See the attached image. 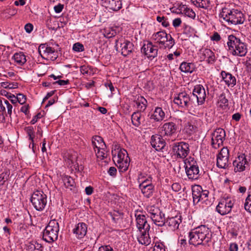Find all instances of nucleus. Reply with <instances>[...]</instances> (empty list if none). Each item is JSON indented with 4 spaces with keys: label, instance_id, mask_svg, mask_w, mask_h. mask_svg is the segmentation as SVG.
<instances>
[{
    "label": "nucleus",
    "instance_id": "1",
    "mask_svg": "<svg viewBox=\"0 0 251 251\" xmlns=\"http://www.w3.org/2000/svg\"><path fill=\"white\" fill-rule=\"evenodd\" d=\"M212 236L210 229L205 225H201L189 232V243L195 246L200 245L209 246Z\"/></svg>",
    "mask_w": 251,
    "mask_h": 251
},
{
    "label": "nucleus",
    "instance_id": "2",
    "mask_svg": "<svg viewBox=\"0 0 251 251\" xmlns=\"http://www.w3.org/2000/svg\"><path fill=\"white\" fill-rule=\"evenodd\" d=\"M219 16L228 24L235 25L242 24L245 20L244 14L237 9L224 8Z\"/></svg>",
    "mask_w": 251,
    "mask_h": 251
},
{
    "label": "nucleus",
    "instance_id": "3",
    "mask_svg": "<svg viewBox=\"0 0 251 251\" xmlns=\"http://www.w3.org/2000/svg\"><path fill=\"white\" fill-rule=\"evenodd\" d=\"M227 45L228 50L233 55L244 56L247 53V46L241 40L233 35L228 36Z\"/></svg>",
    "mask_w": 251,
    "mask_h": 251
},
{
    "label": "nucleus",
    "instance_id": "4",
    "mask_svg": "<svg viewBox=\"0 0 251 251\" xmlns=\"http://www.w3.org/2000/svg\"><path fill=\"white\" fill-rule=\"evenodd\" d=\"M59 224L55 220H51L43 232V239L48 243H52L58 238Z\"/></svg>",
    "mask_w": 251,
    "mask_h": 251
},
{
    "label": "nucleus",
    "instance_id": "5",
    "mask_svg": "<svg viewBox=\"0 0 251 251\" xmlns=\"http://www.w3.org/2000/svg\"><path fill=\"white\" fill-rule=\"evenodd\" d=\"M185 169L189 179H197L200 177L199 167L194 158L190 157L185 160Z\"/></svg>",
    "mask_w": 251,
    "mask_h": 251
},
{
    "label": "nucleus",
    "instance_id": "6",
    "mask_svg": "<svg viewBox=\"0 0 251 251\" xmlns=\"http://www.w3.org/2000/svg\"><path fill=\"white\" fill-rule=\"evenodd\" d=\"M195 99V97L192 98L191 94L182 92L177 95L174 99V102L180 107L189 108L195 106L194 102Z\"/></svg>",
    "mask_w": 251,
    "mask_h": 251
},
{
    "label": "nucleus",
    "instance_id": "7",
    "mask_svg": "<svg viewBox=\"0 0 251 251\" xmlns=\"http://www.w3.org/2000/svg\"><path fill=\"white\" fill-rule=\"evenodd\" d=\"M148 216L153 223L157 226H162L165 225V214L157 207L151 206L147 208Z\"/></svg>",
    "mask_w": 251,
    "mask_h": 251
},
{
    "label": "nucleus",
    "instance_id": "8",
    "mask_svg": "<svg viewBox=\"0 0 251 251\" xmlns=\"http://www.w3.org/2000/svg\"><path fill=\"white\" fill-rule=\"evenodd\" d=\"M30 201L36 210L41 211L47 204V195L42 191H36L32 194Z\"/></svg>",
    "mask_w": 251,
    "mask_h": 251
},
{
    "label": "nucleus",
    "instance_id": "9",
    "mask_svg": "<svg viewBox=\"0 0 251 251\" xmlns=\"http://www.w3.org/2000/svg\"><path fill=\"white\" fill-rule=\"evenodd\" d=\"M191 95L192 98H195L194 100L195 106L204 103L206 95L205 89L202 85L198 84L195 86Z\"/></svg>",
    "mask_w": 251,
    "mask_h": 251
},
{
    "label": "nucleus",
    "instance_id": "10",
    "mask_svg": "<svg viewBox=\"0 0 251 251\" xmlns=\"http://www.w3.org/2000/svg\"><path fill=\"white\" fill-rule=\"evenodd\" d=\"M173 151L180 158H185L189 153V145L184 142H175L172 147Z\"/></svg>",
    "mask_w": 251,
    "mask_h": 251
},
{
    "label": "nucleus",
    "instance_id": "11",
    "mask_svg": "<svg viewBox=\"0 0 251 251\" xmlns=\"http://www.w3.org/2000/svg\"><path fill=\"white\" fill-rule=\"evenodd\" d=\"M233 205V201L227 197L222 199L216 206V211L221 215L229 213Z\"/></svg>",
    "mask_w": 251,
    "mask_h": 251
},
{
    "label": "nucleus",
    "instance_id": "12",
    "mask_svg": "<svg viewBox=\"0 0 251 251\" xmlns=\"http://www.w3.org/2000/svg\"><path fill=\"white\" fill-rule=\"evenodd\" d=\"M226 132L223 129L219 128L216 129L212 133L211 145L215 149L219 148L223 145L225 140Z\"/></svg>",
    "mask_w": 251,
    "mask_h": 251
},
{
    "label": "nucleus",
    "instance_id": "13",
    "mask_svg": "<svg viewBox=\"0 0 251 251\" xmlns=\"http://www.w3.org/2000/svg\"><path fill=\"white\" fill-rule=\"evenodd\" d=\"M229 152L227 148H223L217 156V166L218 168L226 169L228 167Z\"/></svg>",
    "mask_w": 251,
    "mask_h": 251
},
{
    "label": "nucleus",
    "instance_id": "14",
    "mask_svg": "<svg viewBox=\"0 0 251 251\" xmlns=\"http://www.w3.org/2000/svg\"><path fill=\"white\" fill-rule=\"evenodd\" d=\"M232 164L234 167L235 172H243L249 167V161L244 153L239 155L236 159L233 161Z\"/></svg>",
    "mask_w": 251,
    "mask_h": 251
},
{
    "label": "nucleus",
    "instance_id": "15",
    "mask_svg": "<svg viewBox=\"0 0 251 251\" xmlns=\"http://www.w3.org/2000/svg\"><path fill=\"white\" fill-rule=\"evenodd\" d=\"M160 133L164 137H170L176 133L177 126L173 122L165 123L161 127Z\"/></svg>",
    "mask_w": 251,
    "mask_h": 251
},
{
    "label": "nucleus",
    "instance_id": "16",
    "mask_svg": "<svg viewBox=\"0 0 251 251\" xmlns=\"http://www.w3.org/2000/svg\"><path fill=\"white\" fill-rule=\"evenodd\" d=\"M141 50L148 58H154L157 55L158 47L153 45L151 42H148L147 44L143 45Z\"/></svg>",
    "mask_w": 251,
    "mask_h": 251
},
{
    "label": "nucleus",
    "instance_id": "17",
    "mask_svg": "<svg viewBox=\"0 0 251 251\" xmlns=\"http://www.w3.org/2000/svg\"><path fill=\"white\" fill-rule=\"evenodd\" d=\"M163 137L161 134H155L151 136V144L157 151L162 150L166 146V142Z\"/></svg>",
    "mask_w": 251,
    "mask_h": 251
},
{
    "label": "nucleus",
    "instance_id": "18",
    "mask_svg": "<svg viewBox=\"0 0 251 251\" xmlns=\"http://www.w3.org/2000/svg\"><path fill=\"white\" fill-rule=\"evenodd\" d=\"M121 54L126 56L132 52L134 45L132 42L125 39L120 40Z\"/></svg>",
    "mask_w": 251,
    "mask_h": 251
},
{
    "label": "nucleus",
    "instance_id": "19",
    "mask_svg": "<svg viewBox=\"0 0 251 251\" xmlns=\"http://www.w3.org/2000/svg\"><path fill=\"white\" fill-rule=\"evenodd\" d=\"M136 217V220L137 222V227L140 231L143 230L149 231L150 229V226L148 223L146 216L143 214H135Z\"/></svg>",
    "mask_w": 251,
    "mask_h": 251
},
{
    "label": "nucleus",
    "instance_id": "20",
    "mask_svg": "<svg viewBox=\"0 0 251 251\" xmlns=\"http://www.w3.org/2000/svg\"><path fill=\"white\" fill-rule=\"evenodd\" d=\"M87 226L84 223H79L73 230V232L76 238L81 239L86 234Z\"/></svg>",
    "mask_w": 251,
    "mask_h": 251
},
{
    "label": "nucleus",
    "instance_id": "21",
    "mask_svg": "<svg viewBox=\"0 0 251 251\" xmlns=\"http://www.w3.org/2000/svg\"><path fill=\"white\" fill-rule=\"evenodd\" d=\"M105 7L113 11H118L122 7V0H101Z\"/></svg>",
    "mask_w": 251,
    "mask_h": 251
},
{
    "label": "nucleus",
    "instance_id": "22",
    "mask_svg": "<svg viewBox=\"0 0 251 251\" xmlns=\"http://www.w3.org/2000/svg\"><path fill=\"white\" fill-rule=\"evenodd\" d=\"M181 223V216L180 215L169 217L166 220H165V225L170 227L172 230L177 229Z\"/></svg>",
    "mask_w": 251,
    "mask_h": 251
},
{
    "label": "nucleus",
    "instance_id": "23",
    "mask_svg": "<svg viewBox=\"0 0 251 251\" xmlns=\"http://www.w3.org/2000/svg\"><path fill=\"white\" fill-rule=\"evenodd\" d=\"M221 75L223 80L228 86L233 87L236 85V79L230 73L222 71L221 72Z\"/></svg>",
    "mask_w": 251,
    "mask_h": 251
},
{
    "label": "nucleus",
    "instance_id": "24",
    "mask_svg": "<svg viewBox=\"0 0 251 251\" xmlns=\"http://www.w3.org/2000/svg\"><path fill=\"white\" fill-rule=\"evenodd\" d=\"M170 34H167L164 31H160L154 33L152 36V39L159 43L161 46L165 44Z\"/></svg>",
    "mask_w": 251,
    "mask_h": 251
},
{
    "label": "nucleus",
    "instance_id": "25",
    "mask_svg": "<svg viewBox=\"0 0 251 251\" xmlns=\"http://www.w3.org/2000/svg\"><path fill=\"white\" fill-rule=\"evenodd\" d=\"M38 51L43 58H47L49 57V55L53 54L55 52V50L46 45V44H41L39 47Z\"/></svg>",
    "mask_w": 251,
    "mask_h": 251
},
{
    "label": "nucleus",
    "instance_id": "26",
    "mask_svg": "<svg viewBox=\"0 0 251 251\" xmlns=\"http://www.w3.org/2000/svg\"><path fill=\"white\" fill-rule=\"evenodd\" d=\"M194 204H197L201 200L202 188L201 186L196 185L192 188Z\"/></svg>",
    "mask_w": 251,
    "mask_h": 251
},
{
    "label": "nucleus",
    "instance_id": "27",
    "mask_svg": "<svg viewBox=\"0 0 251 251\" xmlns=\"http://www.w3.org/2000/svg\"><path fill=\"white\" fill-rule=\"evenodd\" d=\"M165 116V112L163 111L162 108L157 107L155 108L153 113L151 115V118L157 122L162 121Z\"/></svg>",
    "mask_w": 251,
    "mask_h": 251
},
{
    "label": "nucleus",
    "instance_id": "28",
    "mask_svg": "<svg viewBox=\"0 0 251 251\" xmlns=\"http://www.w3.org/2000/svg\"><path fill=\"white\" fill-rule=\"evenodd\" d=\"M141 235L138 238V241L140 244L144 245H148L151 243L150 238L149 237V231L143 230L140 231Z\"/></svg>",
    "mask_w": 251,
    "mask_h": 251
},
{
    "label": "nucleus",
    "instance_id": "29",
    "mask_svg": "<svg viewBox=\"0 0 251 251\" xmlns=\"http://www.w3.org/2000/svg\"><path fill=\"white\" fill-rule=\"evenodd\" d=\"M138 111L143 112L147 107V100L142 96H138L135 100Z\"/></svg>",
    "mask_w": 251,
    "mask_h": 251
},
{
    "label": "nucleus",
    "instance_id": "30",
    "mask_svg": "<svg viewBox=\"0 0 251 251\" xmlns=\"http://www.w3.org/2000/svg\"><path fill=\"white\" fill-rule=\"evenodd\" d=\"M92 144L94 150H96L103 146H105L103 139L99 136H95L92 137Z\"/></svg>",
    "mask_w": 251,
    "mask_h": 251
},
{
    "label": "nucleus",
    "instance_id": "31",
    "mask_svg": "<svg viewBox=\"0 0 251 251\" xmlns=\"http://www.w3.org/2000/svg\"><path fill=\"white\" fill-rule=\"evenodd\" d=\"M62 180L64 185L66 188L72 190L75 187V182L74 179L69 176H62Z\"/></svg>",
    "mask_w": 251,
    "mask_h": 251
},
{
    "label": "nucleus",
    "instance_id": "32",
    "mask_svg": "<svg viewBox=\"0 0 251 251\" xmlns=\"http://www.w3.org/2000/svg\"><path fill=\"white\" fill-rule=\"evenodd\" d=\"M179 69L185 73H192L194 70V64L191 63L183 62L180 64Z\"/></svg>",
    "mask_w": 251,
    "mask_h": 251
},
{
    "label": "nucleus",
    "instance_id": "33",
    "mask_svg": "<svg viewBox=\"0 0 251 251\" xmlns=\"http://www.w3.org/2000/svg\"><path fill=\"white\" fill-rule=\"evenodd\" d=\"M13 58L19 65H24L26 61V57L22 52L15 53Z\"/></svg>",
    "mask_w": 251,
    "mask_h": 251
},
{
    "label": "nucleus",
    "instance_id": "34",
    "mask_svg": "<svg viewBox=\"0 0 251 251\" xmlns=\"http://www.w3.org/2000/svg\"><path fill=\"white\" fill-rule=\"evenodd\" d=\"M116 165L120 172L126 171L129 167L130 160H116Z\"/></svg>",
    "mask_w": 251,
    "mask_h": 251
},
{
    "label": "nucleus",
    "instance_id": "35",
    "mask_svg": "<svg viewBox=\"0 0 251 251\" xmlns=\"http://www.w3.org/2000/svg\"><path fill=\"white\" fill-rule=\"evenodd\" d=\"M141 114L139 111L134 112L131 115V121L132 124L136 126H139L141 122Z\"/></svg>",
    "mask_w": 251,
    "mask_h": 251
},
{
    "label": "nucleus",
    "instance_id": "36",
    "mask_svg": "<svg viewBox=\"0 0 251 251\" xmlns=\"http://www.w3.org/2000/svg\"><path fill=\"white\" fill-rule=\"evenodd\" d=\"M113 160L115 162L116 160H130V158L126 151L122 149L118 151L117 157H115Z\"/></svg>",
    "mask_w": 251,
    "mask_h": 251
},
{
    "label": "nucleus",
    "instance_id": "37",
    "mask_svg": "<svg viewBox=\"0 0 251 251\" xmlns=\"http://www.w3.org/2000/svg\"><path fill=\"white\" fill-rule=\"evenodd\" d=\"M154 186L153 185L148 186L146 187L140 188L142 193L145 197L149 198L153 194Z\"/></svg>",
    "mask_w": 251,
    "mask_h": 251
},
{
    "label": "nucleus",
    "instance_id": "38",
    "mask_svg": "<svg viewBox=\"0 0 251 251\" xmlns=\"http://www.w3.org/2000/svg\"><path fill=\"white\" fill-rule=\"evenodd\" d=\"M26 97L23 94L19 93L15 97L14 100H11V102L13 104H16L18 102L21 104H23L26 102Z\"/></svg>",
    "mask_w": 251,
    "mask_h": 251
},
{
    "label": "nucleus",
    "instance_id": "39",
    "mask_svg": "<svg viewBox=\"0 0 251 251\" xmlns=\"http://www.w3.org/2000/svg\"><path fill=\"white\" fill-rule=\"evenodd\" d=\"M182 8H183V10H182L183 12L186 16L193 19H195L196 17V14L192 9L187 7L185 5H183L181 9Z\"/></svg>",
    "mask_w": 251,
    "mask_h": 251
},
{
    "label": "nucleus",
    "instance_id": "40",
    "mask_svg": "<svg viewBox=\"0 0 251 251\" xmlns=\"http://www.w3.org/2000/svg\"><path fill=\"white\" fill-rule=\"evenodd\" d=\"M211 54V50L205 49L200 53V59L201 61L206 60L209 56Z\"/></svg>",
    "mask_w": 251,
    "mask_h": 251
},
{
    "label": "nucleus",
    "instance_id": "41",
    "mask_svg": "<svg viewBox=\"0 0 251 251\" xmlns=\"http://www.w3.org/2000/svg\"><path fill=\"white\" fill-rule=\"evenodd\" d=\"M96 154L98 158L102 160L106 157V152L103 148L101 147L96 150H95Z\"/></svg>",
    "mask_w": 251,
    "mask_h": 251
},
{
    "label": "nucleus",
    "instance_id": "42",
    "mask_svg": "<svg viewBox=\"0 0 251 251\" xmlns=\"http://www.w3.org/2000/svg\"><path fill=\"white\" fill-rule=\"evenodd\" d=\"M175 44V40L172 38V36L170 35L168 38L167 41H166L165 44L163 45V47H164V48H168L171 49L172 48L173 46Z\"/></svg>",
    "mask_w": 251,
    "mask_h": 251
},
{
    "label": "nucleus",
    "instance_id": "43",
    "mask_svg": "<svg viewBox=\"0 0 251 251\" xmlns=\"http://www.w3.org/2000/svg\"><path fill=\"white\" fill-rule=\"evenodd\" d=\"M244 207L246 210L251 213V194H249L246 198Z\"/></svg>",
    "mask_w": 251,
    "mask_h": 251
},
{
    "label": "nucleus",
    "instance_id": "44",
    "mask_svg": "<svg viewBox=\"0 0 251 251\" xmlns=\"http://www.w3.org/2000/svg\"><path fill=\"white\" fill-rule=\"evenodd\" d=\"M151 185H152V184L151 183V177H149L148 178H147L142 181V182L139 185V188L140 189V188L146 187L148 186H150Z\"/></svg>",
    "mask_w": 251,
    "mask_h": 251
},
{
    "label": "nucleus",
    "instance_id": "45",
    "mask_svg": "<svg viewBox=\"0 0 251 251\" xmlns=\"http://www.w3.org/2000/svg\"><path fill=\"white\" fill-rule=\"evenodd\" d=\"M151 185H152V184L151 183V177H149L148 178H147L142 181V182L139 185V188L140 189V188L146 187L148 186H150Z\"/></svg>",
    "mask_w": 251,
    "mask_h": 251
},
{
    "label": "nucleus",
    "instance_id": "46",
    "mask_svg": "<svg viewBox=\"0 0 251 251\" xmlns=\"http://www.w3.org/2000/svg\"><path fill=\"white\" fill-rule=\"evenodd\" d=\"M9 174V171H7L0 175V182L2 181V184H3L4 182L8 179Z\"/></svg>",
    "mask_w": 251,
    "mask_h": 251
},
{
    "label": "nucleus",
    "instance_id": "47",
    "mask_svg": "<svg viewBox=\"0 0 251 251\" xmlns=\"http://www.w3.org/2000/svg\"><path fill=\"white\" fill-rule=\"evenodd\" d=\"M73 49L75 51L81 52L84 50V48L83 45L80 43H76L74 44Z\"/></svg>",
    "mask_w": 251,
    "mask_h": 251
},
{
    "label": "nucleus",
    "instance_id": "48",
    "mask_svg": "<svg viewBox=\"0 0 251 251\" xmlns=\"http://www.w3.org/2000/svg\"><path fill=\"white\" fill-rule=\"evenodd\" d=\"M210 2L209 0H201L199 7L205 9H207L210 6Z\"/></svg>",
    "mask_w": 251,
    "mask_h": 251
},
{
    "label": "nucleus",
    "instance_id": "49",
    "mask_svg": "<svg viewBox=\"0 0 251 251\" xmlns=\"http://www.w3.org/2000/svg\"><path fill=\"white\" fill-rule=\"evenodd\" d=\"M0 94L2 96H5L10 100H14L15 98V96L14 95L10 94V93L9 94V93L5 90H1L0 91Z\"/></svg>",
    "mask_w": 251,
    "mask_h": 251
},
{
    "label": "nucleus",
    "instance_id": "50",
    "mask_svg": "<svg viewBox=\"0 0 251 251\" xmlns=\"http://www.w3.org/2000/svg\"><path fill=\"white\" fill-rule=\"evenodd\" d=\"M184 129L187 133L191 134L194 130V126L188 122L185 126Z\"/></svg>",
    "mask_w": 251,
    "mask_h": 251
},
{
    "label": "nucleus",
    "instance_id": "51",
    "mask_svg": "<svg viewBox=\"0 0 251 251\" xmlns=\"http://www.w3.org/2000/svg\"><path fill=\"white\" fill-rule=\"evenodd\" d=\"M219 102L224 104L225 106H227L228 105V100L226 98L224 94H222L219 96Z\"/></svg>",
    "mask_w": 251,
    "mask_h": 251
},
{
    "label": "nucleus",
    "instance_id": "52",
    "mask_svg": "<svg viewBox=\"0 0 251 251\" xmlns=\"http://www.w3.org/2000/svg\"><path fill=\"white\" fill-rule=\"evenodd\" d=\"M4 103L6 105V107L7 109V114L10 117L11 116L12 114V110L13 108V106L11 104L9 103L8 101L4 99H3Z\"/></svg>",
    "mask_w": 251,
    "mask_h": 251
},
{
    "label": "nucleus",
    "instance_id": "53",
    "mask_svg": "<svg viewBox=\"0 0 251 251\" xmlns=\"http://www.w3.org/2000/svg\"><path fill=\"white\" fill-rule=\"evenodd\" d=\"M116 35V32L115 30H107L105 31V36L107 38H110L114 37Z\"/></svg>",
    "mask_w": 251,
    "mask_h": 251
},
{
    "label": "nucleus",
    "instance_id": "54",
    "mask_svg": "<svg viewBox=\"0 0 251 251\" xmlns=\"http://www.w3.org/2000/svg\"><path fill=\"white\" fill-rule=\"evenodd\" d=\"M27 133L29 136V139L32 142H33V134L34 129L32 126H28L27 127Z\"/></svg>",
    "mask_w": 251,
    "mask_h": 251
},
{
    "label": "nucleus",
    "instance_id": "55",
    "mask_svg": "<svg viewBox=\"0 0 251 251\" xmlns=\"http://www.w3.org/2000/svg\"><path fill=\"white\" fill-rule=\"evenodd\" d=\"M247 71L248 73L251 74V57H247L245 62Z\"/></svg>",
    "mask_w": 251,
    "mask_h": 251
},
{
    "label": "nucleus",
    "instance_id": "56",
    "mask_svg": "<svg viewBox=\"0 0 251 251\" xmlns=\"http://www.w3.org/2000/svg\"><path fill=\"white\" fill-rule=\"evenodd\" d=\"M43 115L40 112L38 113L35 116L33 117V119L30 122V123L32 125L35 124L38 121V120L41 119Z\"/></svg>",
    "mask_w": 251,
    "mask_h": 251
},
{
    "label": "nucleus",
    "instance_id": "57",
    "mask_svg": "<svg viewBox=\"0 0 251 251\" xmlns=\"http://www.w3.org/2000/svg\"><path fill=\"white\" fill-rule=\"evenodd\" d=\"M98 251H114L110 246H101L98 250Z\"/></svg>",
    "mask_w": 251,
    "mask_h": 251
},
{
    "label": "nucleus",
    "instance_id": "58",
    "mask_svg": "<svg viewBox=\"0 0 251 251\" xmlns=\"http://www.w3.org/2000/svg\"><path fill=\"white\" fill-rule=\"evenodd\" d=\"M109 175L112 176H115L117 174V169L114 167H110L108 171Z\"/></svg>",
    "mask_w": 251,
    "mask_h": 251
},
{
    "label": "nucleus",
    "instance_id": "59",
    "mask_svg": "<svg viewBox=\"0 0 251 251\" xmlns=\"http://www.w3.org/2000/svg\"><path fill=\"white\" fill-rule=\"evenodd\" d=\"M215 60V56L214 52L211 50V54H210V56H209L208 57H207L206 61L209 64H212L213 63Z\"/></svg>",
    "mask_w": 251,
    "mask_h": 251
},
{
    "label": "nucleus",
    "instance_id": "60",
    "mask_svg": "<svg viewBox=\"0 0 251 251\" xmlns=\"http://www.w3.org/2000/svg\"><path fill=\"white\" fill-rule=\"evenodd\" d=\"M63 8H64V5L62 4L61 3H59L58 4H57V5H55L54 7V10L56 13H60L62 11Z\"/></svg>",
    "mask_w": 251,
    "mask_h": 251
},
{
    "label": "nucleus",
    "instance_id": "61",
    "mask_svg": "<svg viewBox=\"0 0 251 251\" xmlns=\"http://www.w3.org/2000/svg\"><path fill=\"white\" fill-rule=\"evenodd\" d=\"M33 28V25L30 23L26 24L25 26V31L28 33H30Z\"/></svg>",
    "mask_w": 251,
    "mask_h": 251
},
{
    "label": "nucleus",
    "instance_id": "62",
    "mask_svg": "<svg viewBox=\"0 0 251 251\" xmlns=\"http://www.w3.org/2000/svg\"><path fill=\"white\" fill-rule=\"evenodd\" d=\"M172 188L175 192H178L181 190V185L178 183H174L172 185Z\"/></svg>",
    "mask_w": 251,
    "mask_h": 251
},
{
    "label": "nucleus",
    "instance_id": "63",
    "mask_svg": "<svg viewBox=\"0 0 251 251\" xmlns=\"http://www.w3.org/2000/svg\"><path fill=\"white\" fill-rule=\"evenodd\" d=\"M221 39V36L220 34L217 32H215L213 35L211 37V40L215 41H219Z\"/></svg>",
    "mask_w": 251,
    "mask_h": 251
},
{
    "label": "nucleus",
    "instance_id": "64",
    "mask_svg": "<svg viewBox=\"0 0 251 251\" xmlns=\"http://www.w3.org/2000/svg\"><path fill=\"white\" fill-rule=\"evenodd\" d=\"M181 24V20L179 18L175 19L173 21V25L175 27H178Z\"/></svg>",
    "mask_w": 251,
    "mask_h": 251
}]
</instances>
